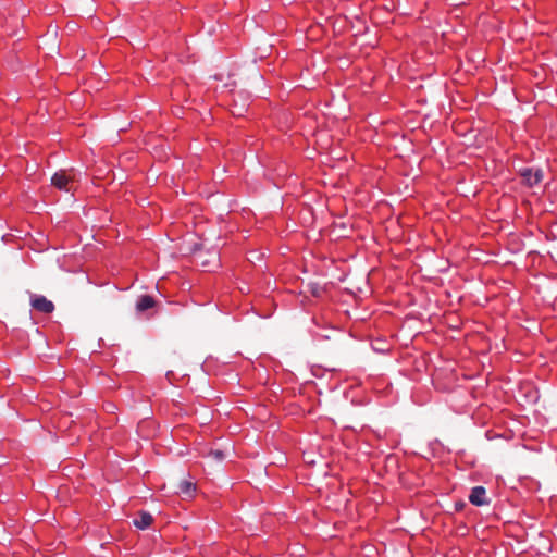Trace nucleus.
Returning a JSON list of instances; mask_svg holds the SVG:
<instances>
[{
    "mask_svg": "<svg viewBox=\"0 0 557 557\" xmlns=\"http://www.w3.org/2000/svg\"><path fill=\"white\" fill-rule=\"evenodd\" d=\"M75 178V173H67L65 170H61L51 177V183L54 187L60 190H70V183Z\"/></svg>",
    "mask_w": 557,
    "mask_h": 557,
    "instance_id": "nucleus-1",
    "label": "nucleus"
},
{
    "mask_svg": "<svg viewBox=\"0 0 557 557\" xmlns=\"http://www.w3.org/2000/svg\"><path fill=\"white\" fill-rule=\"evenodd\" d=\"M249 107V97L244 92L234 94L231 112L235 116H243Z\"/></svg>",
    "mask_w": 557,
    "mask_h": 557,
    "instance_id": "nucleus-2",
    "label": "nucleus"
},
{
    "mask_svg": "<svg viewBox=\"0 0 557 557\" xmlns=\"http://www.w3.org/2000/svg\"><path fill=\"white\" fill-rule=\"evenodd\" d=\"M32 308L38 312L49 314L53 312L54 305L42 295H33L30 298Z\"/></svg>",
    "mask_w": 557,
    "mask_h": 557,
    "instance_id": "nucleus-3",
    "label": "nucleus"
},
{
    "mask_svg": "<svg viewBox=\"0 0 557 557\" xmlns=\"http://www.w3.org/2000/svg\"><path fill=\"white\" fill-rule=\"evenodd\" d=\"M469 502L478 507L488 505L490 499L486 497L485 487L481 485L474 486L470 492Z\"/></svg>",
    "mask_w": 557,
    "mask_h": 557,
    "instance_id": "nucleus-4",
    "label": "nucleus"
},
{
    "mask_svg": "<svg viewBox=\"0 0 557 557\" xmlns=\"http://www.w3.org/2000/svg\"><path fill=\"white\" fill-rule=\"evenodd\" d=\"M521 175L530 187L537 185L543 178L541 170H533L531 168L523 169Z\"/></svg>",
    "mask_w": 557,
    "mask_h": 557,
    "instance_id": "nucleus-5",
    "label": "nucleus"
},
{
    "mask_svg": "<svg viewBox=\"0 0 557 557\" xmlns=\"http://www.w3.org/2000/svg\"><path fill=\"white\" fill-rule=\"evenodd\" d=\"M154 305H156V301L152 296L141 295L138 297V299L136 301V310L138 312H144V311L154 307Z\"/></svg>",
    "mask_w": 557,
    "mask_h": 557,
    "instance_id": "nucleus-6",
    "label": "nucleus"
},
{
    "mask_svg": "<svg viewBox=\"0 0 557 557\" xmlns=\"http://www.w3.org/2000/svg\"><path fill=\"white\" fill-rule=\"evenodd\" d=\"M153 518L147 511L139 512L138 517H136L133 521L134 525L140 530H145L152 523Z\"/></svg>",
    "mask_w": 557,
    "mask_h": 557,
    "instance_id": "nucleus-7",
    "label": "nucleus"
},
{
    "mask_svg": "<svg viewBox=\"0 0 557 557\" xmlns=\"http://www.w3.org/2000/svg\"><path fill=\"white\" fill-rule=\"evenodd\" d=\"M196 492V484L190 481H182L178 485L177 493L186 496L191 497Z\"/></svg>",
    "mask_w": 557,
    "mask_h": 557,
    "instance_id": "nucleus-8",
    "label": "nucleus"
},
{
    "mask_svg": "<svg viewBox=\"0 0 557 557\" xmlns=\"http://www.w3.org/2000/svg\"><path fill=\"white\" fill-rule=\"evenodd\" d=\"M209 457H212L216 461H222L225 457L224 453L220 449L210 450L208 454Z\"/></svg>",
    "mask_w": 557,
    "mask_h": 557,
    "instance_id": "nucleus-9",
    "label": "nucleus"
}]
</instances>
